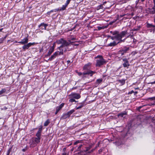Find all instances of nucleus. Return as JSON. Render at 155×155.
Masks as SVG:
<instances>
[{
    "mask_svg": "<svg viewBox=\"0 0 155 155\" xmlns=\"http://www.w3.org/2000/svg\"><path fill=\"white\" fill-rule=\"evenodd\" d=\"M58 111H58L57 110H56V112H55V114H56L58 113Z\"/></svg>",
    "mask_w": 155,
    "mask_h": 155,
    "instance_id": "obj_51",
    "label": "nucleus"
},
{
    "mask_svg": "<svg viewBox=\"0 0 155 155\" xmlns=\"http://www.w3.org/2000/svg\"><path fill=\"white\" fill-rule=\"evenodd\" d=\"M80 105L78 106V107H76V109H80L81 108H82V107H83L84 106V103H80Z\"/></svg>",
    "mask_w": 155,
    "mask_h": 155,
    "instance_id": "obj_26",
    "label": "nucleus"
},
{
    "mask_svg": "<svg viewBox=\"0 0 155 155\" xmlns=\"http://www.w3.org/2000/svg\"><path fill=\"white\" fill-rule=\"evenodd\" d=\"M134 93L135 94H137V92L135 91V92H134Z\"/></svg>",
    "mask_w": 155,
    "mask_h": 155,
    "instance_id": "obj_60",
    "label": "nucleus"
},
{
    "mask_svg": "<svg viewBox=\"0 0 155 155\" xmlns=\"http://www.w3.org/2000/svg\"><path fill=\"white\" fill-rule=\"evenodd\" d=\"M40 138L38 137H35L33 139V141L35 142V143H38L40 142Z\"/></svg>",
    "mask_w": 155,
    "mask_h": 155,
    "instance_id": "obj_19",
    "label": "nucleus"
},
{
    "mask_svg": "<svg viewBox=\"0 0 155 155\" xmlns=\"http://www.w3.org/2000/svg\"><path fill=\"white\" fill-rule=\"evenodd\" d=\"M151 83L152 84H155V81L153 82H151Z\"/></svg>",
    "mask_w": 155,
    "mask_h": 155,
    "instance_id": "obj_53",
    "label": "nucleus"
},
{
    "mask_svg": "<svg viewBox=\"0 0 155 155\" xmlns=\"http://www.w3.org/2000/svg\"><path fill=\"white\" fill-rule=\"evenodd\" d=\"M118 43L115 41H114L112 42H111L107 45V46L114 47Z\"/></svg>",
    "mask_w": 155,
    "mask_h": 155,
    "instance_id": "obj_15",
    "label": "nucleus"
},
{
    "mask_svg": "<svg viewBox=\"0 0 155 155\" xmlns=\"http://www.w3.org/2000/svg\"><path fill=\"white\" fill-rule=\"evenodd\" d=\"M50 13H50V12L49 11V12H47V14H48V15H50Z\"/></svg>",
    "mask_w": 155,
    "mask_h": 155,
    "instance_id": "obj_56",
    "label": "nucleus"
},
{
    "mask_svg": "<svg viewBox=\"0 0 155 155\" xmlns=\"http://www.w3.org/2000/svg\"><path fill=\"white\" fill-rule=\"evenodd\" d=\"M74 150V148H72V149H71V151H73Z\"/></svg>",
    "mask_w": 155,
    "mask_h": 155,
    "instance_id": "obj_59",
    "label": "nucleus"
},
{
    "mask_svg": "<svg viewBox=\"0 0 155 155\" xmlns=\"http://www.w3.org/2000/svg\"><path fill=\"white\" fill-rule=\"evenodd\" d=\"M50 13L54 12V9L51 10L50 11Z\"/></svg>",
    "mask_w": 155,
    "mask_h": 155,
    "instance_id": "obj_50",
    "label": "nucleus"
},
{
    "mask_svg": "<svg viewBox=\"0 0 155 155\" xmlns=\"http://www.w3.org/2000/svg\"><path fill=\"white\" fill-rule=\"evenodd\" d=\"M104 28V27H97V29L98 30H100L102 29H103Z\"/></svg>",
    "mask_w": 155,
    "mask_h": 155,
    "instance_id": "obj_36",
    "label": "nucleus"
},
{
    "mask_svg": "<svg viewBox=\"0 0 155 155\" xmlns=\"http://www.w3.org/2000/svg\"><path fill=\"white\" fill-rule=\"evenodd\" d=\"M142 107H141V106H140L138 108V109L139 110L140 109H141V108H142Z\"/></svg>",
    "mask_w": 155,
    "mask_h": 155,
    "instance_id": "obj_54",
    "label": "nucleus"
},
{
    "mask_svg": "<svg viewBox=\"0 0 155 155\" xmlns=\"http://www.w3.org/2000/svg\"><path fill=\"white\" fill-rule=\"evenodd\" d=\"M131 37L132 38V39L133 40V42L135 44L137 42V40L134 39V38H133V35H131Z\"/></svg>",
    "mask_w": 155,
    "mask_h": 155,
    "instance_id": "obj_32",
    "label": "nucleus"
},
{
    "mask_svg": "<svg viewBox=\"0 0 155 155\" xmlns=\"http://www.w3.org/2000/svg\"><path fill=\"white\" fill-rule=\"evenodd\" d=\"M50 122L49 121V120H47L45 121V123L44 124V126H47L49 124V123Z\"/></svg>",
    "mask_w": 155,
    "mask_h": 155,
    "instance_id": "obj_29",
    "label": "nucleus"
},
{
    "mask_svg": "<svg viewBox=\"0 0 155 155\" xmlns=\"http://www.w3.org/2000/svg\"><path fill=\"white\" fill-rule=\"evenodd\" d=\"M35 42L33 43H29L26 45H25L26 46L27 48L28 49L31 46L35 45Z\"/></svg>",
    "mask_w": 155,
    "mask_h": 155,
    "instance_id": "obj_20",
    "label": "nucleus"
},
{
    "mask_svg": "<svg viewBox=\"0 0 155 155\" xmlns=\"http://www.w3.org/2000/svg\"><path fill=\"white\" fill-rule=\"evenodd\" d=\"M80 143V141L79 140H78L76 141L75 142H74V145H76L78 143Z\"/></svg>",
    "mask_w": 155,
    "mask_h": 155,
    "instance_id": "obj_41",
    "label": "nucleus"
},
{
    "mask_svg": "<svg viewBox=\"0 0 155 155\" xmlns=\"http://www.w3.org/2000/svg\"><path fill=\"white\" fill-rule=\"evenodd\" d=\"M76 88H77V87H73L72 88V89L73 90V89H76Z\"/></svg>",
    "mask_w": 155,
    "mask_h": 155,
    "instance_id": "obj_55",
    "label": "nucleus"
},
{
    "mask_svg": "<svg viewBox=\"0 0 155 155\" xmlns=\"http://www.w3.org/2000/svg\"><path fill=\"white\" fill-rule=\"evenodd\" d=\"M102 80H103L102 79H98L96 80V83L97 84H99L102 81Z\"/></svg>",
    "mask_w": 155,
    "mask_h": 155,
    "instance_id": "obj_25",
    "label": "nucleus"
},
{
    "mask_svg": "<svg viewBox=\"0 0 155 155\" xmlns=\"http://www.w3.org/2000/svg\"><path fill=\"white\" fill-rule=\"evenodd\" d=\"M127 114V113L126 111H124L117 115L118 117H124V116Z\"/></svg>",
    "mask_w": 155,
    "mask_h": 155,
    "instance_id": "obj_17",
    "label": "nucleus"
},
{
    "mask_svg": "<svg viewBox=\"0 0 155 155\" xmlns=\"http://www.w3.org/2000/svg\"><path fill=\"white\" fill-rule=\"evenodd\" d=\"M95 58L97 59L96 60L95 66L97 67H100L106 63V61L101 55H98Z\"/></svg>",
    "mask_w": 155,
    "mask_h": 155,
    "instance_id": "obj_3",
    "label": "nucleus"
},
{
    "mask_svg": "<svg viewBox=\"0 0 155 155\" xmlns=\"http://www.w3.org/2000/svg\"><path fill=\"white\" fill-rule=\"evenodd\" d=\"M72 45H74V46H78V44H74V42H73V43Z\"/></svg>",
    "mask_w": 155,
    "mask_h": 155,
    "instance_id": "obj_49",
    "label": "nucleus"
},
{
    "mask_svg": "<svg viewBox=\"0 0 155 155\" xmlns=\"http://www.w3.org/2000/svg\"><path fill=\"white\" fill-rule=\"evenodd\" d=\"M22 48L23 49H24V51H25V49H28L25 45L23 46H22Z\"/></svg>",
    "mask_w": 155,
    "mask_h": 155,
    "instance_id": "obj_35",
    "label": "nucleus"
},
{
    "mask_svg": "<svg viewBox=\"0 0 155 155\" xmlns=\"http://www.w3.org/2000/svg\"><path fill=\"white\" fill-rule=\"evenodd\" d=\"M57 43L58 44H61V45L58 47V49L61 50V48H62L64 50V52H65L67 50L66 47L69 45L70 44L73 45V42H72L70 40H69L68 41H67L61 38L57 41Z\"/></svg>",
    "mask_w": 155,
    "mask_h": 155,
    "instance_id": "obj_2",
    "label": "nucleus"
},
{
    "mask_svg": "<svg viewBox=\"0 0 155 155\" xmlns=\"http://www.w3.org/2000/svg\"><path fill=\"white\" fill-rule=\"evenodd\" d=\"M108 37L110 38L112 40H114V39H115V35H114V36H108Z\"/></svg>",
    "mask_w": 155,
    "mask_h": 155,
    "instance_id": "obj_33",
    "label": "nucleus"
},
{
    "mask_svg": "<svg viewBox=\"0 0 155 155\" xmlns=\"http://www.w3.org/2000/svg\"><path fill=\"white\" fill-rule=\"evenodd\" d=\"M129 49V47H124L122 49L120 50L118 52V54H120L121 56L123 55L125 53H127V51Z\"/></svg>",
    "mask_w": 155,
    "mask_h": 155,
    "instance_id": "obj_5",
    "label": "nucleus"
},
{
    "mask_svg": "<svg viewBox=\"0 0 155 155\" xmlns=\"http://www.w3.org/2000/svg\"><path fill=\"white\" fill-rule=\"evenodd\" d=\"M118 81L121 84V85H124L125 82V80L124 79L118 80Z\"/></svg>",
    "mask_w": 155,
    "mask_h": 155,
    "instance_id": "obj_21",
    "label": "nucleus"
},
{
    "mask_svg": "<svg viewBox=\"0 0 155 155\" xmlns=\"http://www.w3.org/2000/svg\"><path fill=\"white\" fill-rule=\"evenodd\" d=\"M54 48L53 46L51 47L48 52L47 54L45 55V58H47L54 51Z\"/></svg>",
    "mask_w": 155,
    "mask_h": 155,
    "instance_id": "obj_10",
    "label": "nucleus"
},
{
    "mask_svg": "<svg viewBox=\"0 0 155 155\" xmlns=\"http://www.w3.org/2000/svg\"><path fill=\"white\" fill-rule=\"evenodd\" d=\"M7 37V35H6L5 37H4V38H3V40L4 41L6 37Z\"/></svg>",
    "mask_w": 155,
    "mask_h": 155,
    "instance_id": "obj_48",
    "label": "nucleus"
},
{
    "mask_svg": "<svg viewBox=\"0 0 155 155\" xmlns=\"http://www.w3.org/2000/svg\"><path fill=\"white\" fill-rule=\"evenodd\" d=\"M48 25L46 24H45L44 23H41L40 25H39V30H46V27Z\"/></svg>",
    "mask_w": 155,
    "mask_h": 155,
    "instance_id": "obj_7",
    "label": "nucleus"
},
{
    "mask_svg": "<svg viewBox=\"0 0 155 155\" xmlns=\"http://www.w3.org/2000/svg\"><path fill=\"white\" fill-rule=\"evenodd\" d=\"M82 144L80 145L78 147V150H79V149L81 148V147H82Z\"/></svg>",
    "mask_w": 155,
    "mask_h": 155,
    "instance_id": "obj_44",
    "label": "nucleus"
},
{
    "mask_svg": "<svg viewBox=\"0 0 155 155\" xmlns=\"http://www.w3.org/2000/svg\"><path fill=\"white\" fill-rule=\"evenodd\" d=\"M60 11V9L57 8V9H54V12H56L57 11Z\"/></svg>",
    "mask_w": 155,
    "mask_h": 155,
    "instance_id": "obj_42",
    "label": "nucleus"
},
{
    "mask_svg": "<svg viewBox=\"0 0 155 155\" xmlns=\"http://www.w3.org/2000/svg\"><path fill=\"white\" fill-rule=\"evenodd\" d=\"M60 50V51H57L55 52V53H56V55L58 56V55H62L63 54V51H64V50L63 49L61 48V49H59Z\"/></svg>",
    "mask_w": 155,
    "mask_h": 155,
    "instance_id": "obj_14",
    "label": "nucleus"
},
{
    "mask_svg": "<svg viewBox=\"0 0 155 155\" xmlns=\"http://www.w3.org/2000/svg\"><path fill=\"white\" fill-rule=\"evenodd\" d=\"M64 103H62L59 106H58L56 107V110L58 111H59L64 106Z\"/></svg>",
    "mask_w": 155,
    "mask_h": 155,
    "instance_id": "obj_18",
    "label": "nucleus"
},
{
    "mask_svg": "<svg viewBox=\"0 0 155 155\" xmlns=\"http://www.w3.org/2000/svg\"><path fill=\"white\" fill-rule=\"evenodd\" d=\"M110 32L112 35H115V39L118 41L117 43H119L124 41L125 39L122 40V38L123 37H124L127 34V31H122L120 33H119V32L117 31H110Z\"/></svg>",
    "mask_w": 155,
    "mask_h": 155,
    "instance_id": "obj_1",
    "label": "nucleus"
},
{
    "mask_svg": "<svg viewBox=\"0 0 155 155\" xmlns=\"http://www.w3.org/2000/svg\"><path fill=\"white\" fill-rule=\"evenodd\" d=\"M3 28H2L0 29V32L2 31L3 30Z\"/></svg>",
    "mask_w": 155,
    "mask_h": 155,
    "instance_id": "obj_58",
    "label": "nucleus"
},
{
    "mask_svg": "<svg viewBox=\"0 0 155 155\" xmlns=\"http://www.w3.org/2000/svg\"><path fill=\"white\" fill-rule=\"evenodd\" d=\"M140 28V26H139L137 28H134L133 29V30L134 31H137L138 30H139V29Z\"/></svg>",
    "mask_w": 155,
    "mask_h": 155,
    "instance_id": "obj_37",
    "label": "nucleus"
},
{
    "mask_svg": "<svg viewBox=\"0 0 155 155\" xmlns=\"http://www.w3.org/2000/svg\"><path fill=\"white\" fill-rule=\"evenodd\" d=\"M66 150V148H64L63 149L62 151H63V152H65Z\"/></svg>",
    "mask_w": 155,
    "mask_h": 155,
    "instance_id": "obj_47",
    "label": "nucleus"
},
{
    "mask_svg": "<svg viewBox=\"0 0 155 155\" xmlns=\"http://www.w3.org/2000/svg\"><path fill=\"white\" fill-rule=\"evenodd\" d=\"M91 64L89 63L87 64L84 65L83 68V69L84 70H89L91 67Z\"/></svg>",
    "mask_w": 155,
    "mask_h": 155,
    "instance_id": "obj_12",
    "label": "nucleus"
},
{
    "mask_svg": "<svg viewBox=\"0 0 155 155\" xmlns=\"http://www.w3.org/2000/svg\"><path fill=\"white\" fill-rule=\"evenodd\" d=\"M134 91H131L130 92V94H132V93H134Z\"/></svg>",
    "mask_w": 155,
    "mask_h": 155,
    "instance_id": "obj_57",
    "label": "nucleus"
},
{
    "mask_svg": "<svg viewBox=\"0 0 155 155\" xmlns=\"http://www.w3.org/2000/svg\"><path fill=\"white\" fill-rule=\"evenodd\" d=\"M76 72L77 73L78 75L79 76H81L83 74V73L81 72Z\"/></svg>",
    "mask_w": 155,
    "mask_h": 155,
    "instance_id": "obj_40",
    "label": "nucleus"
},
{
    "mask_svg": "<svg viewBox=\"0 0 155 155\" xmlns=\"http://www.w3.org/2000/svg\"><path fill=\"white\" fill-rule=\"evenodd\" d=\"M74 111H75V110L74 109L71 110L67 113V114H68V115H69V116H70V115L71 114H72Z\"/></svg>",
    "mask_w": 155,
    "mask_h": 155,
    "instance_id": "obj_22",
    "label": "nucleus"
},
{
    "mask_svg": "<svg viewBox=\"0 0 155 155\" xmlns=\"http://www.w3.org/2000/svg\"><path fill=\"white\" fill-rule=\"evenodd\" d=\"M62 155H68V154L66 152H64L63 153Z\"/></svg>",
    "mask_w": 155,
    "mask_h": 155,
    "instance_id": "obj_46",
    "label": "nucleus"
},
{
    "mask_svg": "<svg viewBox=\"0 0 155 155\" xmlns=\"http://www.w3.org/2000/svg\"><path fill=\"white\" fill-rule=\"evenodd\" d=\"M95 73V71H93L89 70H87V71H84L83 73V74L86 75L88 74L90 75L91 76H92L93 74Z\"/></svg>",
    "mask_w": 155,
    "mask_h": 155,
    "instance_id": "obj_9",
    "label": "nucleus"
},
{
    "mask_svg": "<svg viewBox=\"0 0 155 155\" xmlns=\"http://www.w3.org/2000/svg\"><path fill=\"white\" fill-rule=\"evenodd\" d=\"M69 98H73L76 99H78L81 97V95L72 92L68 95Z\"/></svg>",
    "mask_w": 155,
    "mask_h": 155,
    "instance_id": "obj_4",
    "label": "nucleus"
},
{
    "mask_svg": "<svg viewBox=\"0 0 155 155\" xmlns=\"http://www.w3.org/2000/svg\"><path fill=\"white\" fill-rule=\"evenodd\" d=\"M28 39L27 38H24L21 41L17 42L15 41V43H18L22 45H25L28 43Z\"/></svg>",
    "mask_w": 155,
    "mask_h": 155,
    "instance_id": "obj_8",
    "label": "nucleus"
},
{
    "mask_svg": "<svg viewBox=\"0 0 155 155\" xmlns=\"http://www.w3.org/2000/svg\"><path fill=\"white\" fill-rule=\"evenodd\" d=\"M99 151H100V152H101L102 151V150L100 149V150H99Z\"/></svg>",
    "mask_w": 155,
    "mask_h": 155,
    "instance_id": "obj_61",
    "label": "nucleus"
},
{
    "mask_svg": "<svg viewBox=\"0 0 155 155\" xmlns=\"http://www.w3.org/2000/svg\"><path fill=\"white\" fill-rule=\"evenodd\" d=\"M70 99V100H69V101L70 102L72 103L73 102H77V101H75L74 99L73 98H69Z\"/></svg>",
    "mask_w": 155,
    "mask_h": 155,
    "instance_id": "obj_30",
    "label": "nucleus"
},
{
    "mask_svg": "<svg viewBox=\"0 0 155 155\" xmlns=\"http://www.w3.org/2000/svg\"><path fill=\"white\" fill-rule=\"evenodd\" d=\"M6 91L5 88H4L2 89L1 91H0V95H2L3 94L5 93Z\"/></svg>",
    "mask_w": 155,
    "mask_h": 155,
    "instance_id": "obj_24",
    "label": "nucleus"
},
{
    "mask_svg": "<svg viewBox=\"0 0 155 155\" xmlns=\"http://www.w3.org/2000/svg\"><path fill=\"white\" fill-rule=\"evenodd\" d=\"M11 152V149H9L7 151L6 155H9Z\"/></svg>",
    "mask_w": 155,
    "mask_h": 155,
    "instance_id": "obj_38",
    "label": "nucleus"
},
{
    "mask_svg": "<svg viewBox=\"0 0 155 155\" xmlns=\"http://www.w3.org/2000/svg\"><path fill=\"white\" fill-rule=\"evenodd\" d=\"M71 1V0H67L66 2V3H65V4L68 6V5L70 3V2Z\"/></svg>",
    "mask_w": 155,
    "mask_h": 155,
    "instance_id": "obj_34",
    "label": "nucleus"
},
{
    "mask_svg": "<svg viewBox=\"0 0 155 155\" xmlns=\"http://www.w3.org/2000/svg\"><path fill=\"white\" fill-rule=\"evenodd\" d=\"M100 8H101V7H103L101 5H100Z\"/></svg>",
    "mask_w": 155,
    "mask_h": 155,
    "instance_id": "obj_62",
    "label": "nucleus"
},
{
    "mask_svg": "<svg viewBox=\"0 0 155 155\" xmlns=\"http://www.w3.org/2000/svg\"><path fill=\"white\" fill-rule=\"evenodd\" d=\"M141 1L142 2H143L145 0H141Z\"/></svg>",
    "mask_w": 155,
    "mask_h": 155,
    "instance_id": "obj_63",
    "label": "nucleus"
},
{
    "mask_svg": "<svg viewBox=\"0 0 155 155\" xmlns=\"http://www.w3.org/2000/svg\"><path fill=\"white\" fill-rule=\"evenodd\" d=\"M123 61L124 62L123 64V65L124 67L128 68L130 66V64L129 63L128 59L126 58H124L122 59Z\"/></svg>",
    "mask_w": 155,
    "mask_h": 155,
    "instance_id": "obj_6",
    "label": "nucleus"
},
{
    "mask_svg": "<svg viewBox=\"0 0 155 155\" xmlns=\"http://www.w3.org/2000/svg\"><path fill=\"white\" fill-rule=\"evenodd\" d=\"M74 39H75V38H72V39H71V40H74Z\"/></svg>",
    "mask_w": 155,
    "mask_h": 155,
    "instance_id": "obj_64",
    "label": "nucleus"
},
{
    "mask_svg": "<svg viewBox=\"0 0 155 155\" xmlns=\"http://www.w3.org/2000/svg\"><path fill=\"white\" fill-rule=\"evenodd\" d=\"M56 53H54L52 55L51 57L49 58L48 59V60H49L50 61H51L53 59H54V58H55L57 56L56 54Z\"/></svg>",
    "mask_w": 155,
    "mask_h": 155,
    "instance_id": "obj_16",
    "label": "nucleus"
},
{
    "mask_svg": "<svg viewBox=\"0 0 155 155\" xmlns=\"http://www.w3.org/2000/svg\"><path fill=\"white\" fill-rule=\"evenodd\" d=\"M70 117L68 115V114H67V113H65L62 116V118L63 119H66L67 117Z\"/></svg>",
    "mask_w": 155,
    "mask_h": 155,
    "instance_id": "obj_27",
    "label": "nucleus"
},
{
    "mask_svg": "<svg viewBox=\"0 0 155 155\" xmlns=\"http://www.w3.org/2000/svg\"><path fill=\"white\" fill-rule=\"evenodd\" d=\"M154 22L155 23V17L154 18ZM147 27L148 28H153L152 29L153 33H154L155 31V25H153L152 24L147 23Z\"/></svg>",
    "mask_w": 155,
    "mask_h": 155,
    "instance_id": "obj_11",
    "label": "nucleus"
},
{
    "mask_svg": "<svg viewBox=\"0 0 155 155\" xmlns=\"http://www.w3.org/2000/svg\"><path fill=\"white\" fill-rule=\"evenodd\" d=\"M42 125L40 126V127L38 129V130L37 132L41 133L42 132Z\"/></svg>",
    "mask_w": 155,
    "mask_h": 155,
    "instance_id": "obj_31",
    "label": "nucleus"
},
{
    "mask_svg": "<svg viewBox=\"0 0 155 155\" xmlns=\"http://www.w3.org/2000/svg\"><path fill=\"white\" fill-rule=\"evenodd\" d=\"M153 1L154 5L150 10V12L151 14H155V0H153Z\"/></svg>",
    "mask_w": 155,
    "mask_h": 155,
    "instance_id": "obj_13",
    "label": "nucleus"
},
{
    "mask_svg": "<svg viewBox=\"0 0 155 155\" xmlns=\"http://www.w3.org/2000/svg\"><path fill=\"white\" fill-rule=\"evenodd\" d=\"M36 136L37 137H38L41 139V133L37 132L36 134Z\"/></svg>",
    "mask_w": 155,
    "mask_h": 155,
    "instance_id": "obj_28",
    "label": "nucleus"
},
{
    "mask_svg": "<svg viewBox=\"0 0 155 155\" xmlns=\"http://www.w3.org/2000/svg\"><path fill=\"white\" fill-rule=\"evenodd\" d=\"M70 63V60H68L67 61V63L68 64H69Z\"/></svg>",
    "mask_w": 155,
    "mask_h": 155,
    "instance_id": "obj_52",
    "label": "nucleus"
},
{
    "mask_svg": "<svg viewBox=\"0 0 155 155\" xmlns=\"http://www.w3.org/2000/svg\"><path fill=\"white\" fill-rule=\"evenodd\" d=\"M67 5L65 4L64 5H62V7L60 9V11H63L66 9V8L67 7Z\"/></svg>",
    "mask_w": 155,
    "mask_h": 155,
    "instance_id": "obj_23",
    "label": "nucleus"
},
{
    "mask_svg": "<svg viewBox=\"0 0 155 155\" xmlns=\"http://www.w3.org/2000/svg\"><path fill=\"white\" fill-rule=\"evenodd\" d=\"M43 48H42L40 50V51H39V52H42L43 51Z\"/></svg>",
    "mask_w": 155,
    "mask_h": 155,
    "instance_id": "obj_45",
    "label": "nucleus"
},
{
    "mask_svg": "<svg viewBox=\"0 0 155 155\" xmlns=\"http://www.w3.org/2000/svg\"><path fill=\"white\" fill-rule=\"evenodd\" d=\"M3 39L1 38H0V44L2 43L3 42Z\"/></svg>",
    "mask_w": 155,
    "mask_h": 155,
    "instance_id": "obj_39",
    "label": "nucleus"
},
{
    "mask_svg": "<svg viewBox=\"0 0 155 155\" xmlns=\"http://www.w3.org/2000/svg\"><path fill=\"white\" fill-rule=\"evenodd\" d=\"M27 150V148L26 147L25 148H24V149H22V151H23V152H25Z\"/></svg>",
    "mask_w": 155,
    "mask_h": 155,
    "instance_id": "obj_43",
    "label": "nucleus"
}]
</instances>
